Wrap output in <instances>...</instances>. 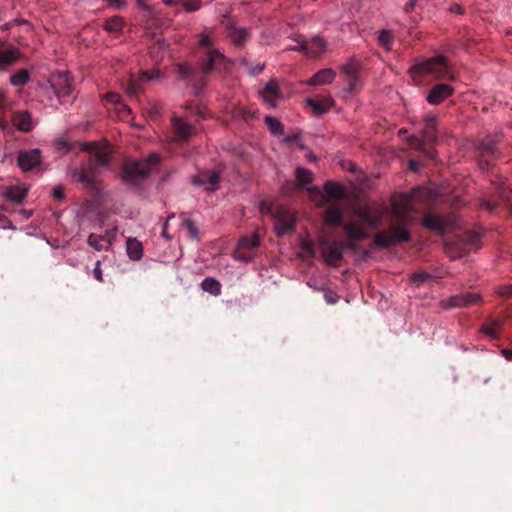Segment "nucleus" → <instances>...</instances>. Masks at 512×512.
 Returning a JSON list of instances; mask_svg holds the SVG:
<instances>
[{
	"mask_svg": "<svg viewBox=\"0 0 512 512\" xmlns=\"http://www.w3.org/2000/svg\"><path fill=\"white\" fill-rule=\"evenodd\" d=\"M260 245V238L257 232L252 236H243L239 240L237 254H240L241 249H253Z\"/></svg>",
	"mask_w": 512,
	"mask_h": 512,
	"instance_id": "nucleus-31",
	"label": "nucleus"
},
{
	"mask_svg": "<svg viewBox=\"0 0 512 512\" xmlns=\"http://www.w3.org/2000/svg\"><path fill=\"white\" fill-rule=\"evenodd\" d=\"M325 222L332 226H342L345 224L343 219V210L338 204H331L325 211Z\"/></svg>",
	"mask_w": 512,
	"mask_h": 512,
	"instance_id": "nucleus-22",
	"label": "nucleus"
},
{
	"mask_svg": "<svg viewBox=\"0 0 512 512\" xmlns=\"http://www.w3.org/2000/svg\"><path fill=\"white\" fill-rule=\"evenodd\" d=\"M481 207L489 211L490 213H493L497 207V203L491 200H481Z\"/></svg>",
	"mask_w": 512,
	"mask_h": 512,
	"instance_id": "nucleus-48",
	"label": "nucleus"
},
{
	"mask_svg": "<svg viewBox=\"0 0 512 512\" xmlns=\"http://www.w3.org/2000/svg\"><path fill=\"white\" fill-rule=\"evenodd\" d=\"M20 58V52L13 46L0 47V70L8 69Z\"/></svg>",
	"mask_w": 512,
	"mask_h": 512,
	"instance_id": "nucleus-21",
	"label": "nucleus"
},
{
	"mask_svg": "<svg viewBox=\"0 0 512 512\" xmlns=\"http://www.w3.org/2000/svg\"><path fill=\"white\" fill-rule=\"evenodd\" d=\"M0 129L2 131H8L10 129V125H9L8 121H6L1 116H0Z\"/></svg>",
	"mask_w": 512,
	"mask_h": 512,
	"instance_id": "nucleus-56",
	"label": "nucleus"
},
{
	"mask_svg": "<svg viewBox=\"0 0 512 512\" xmlns=\"http://www.w3.org/2000/svg\"><path fill=\"white\" fill-rule=\"evenodd\" d=\"M100 264H101L100 261H96L95 267L93 269V275L97 281L103 282V275H102V270H101Z\"/></svg>",
	"mask_w": 512,
	"mask_h": 512,
	"instance_id": "nucleus-50",
	"label": "nucleus"
},
{
	"mask_svg": "<svg viewBox=\"0 0 512 512\" xmlns=\"http://www.w3.org/2000/svg\"><path fill=\"white\" fill-rule=\"evenodd\" d=\"M357 214L370 227L377 228L380 224L381 217L379 215H373L368 209L361 208L358 210Z\"/></svg>",
	"mask_w": 512,
	"mask_h": 512,
	"instance_id": "nucleus-34",
	"label": "nucleus"
},
{
	"mask_svg": "<svg viewBox=\"0 0 512 512\" xmlns=\"http://www.w3.org/2000/svg\"><path fill=\"white\" fill-rule=\"evenodd\" d=\"M341 244H342L343 252L345 250H350V251H353V252H357L358 251L357 241L347 239V241H341Z\"/></svg>",
	"mask_w": 512,
	"mask_h": 512,
	"instance_id": "nucleus-47",
	"label": "nucleus"
},
{
	"mask_svg": "<svg viewBox=\"0 0 512 512\" xmlns=\"http://www.w3.org/2000/svg\"><path fill=\"white\" fill-rule=\"evenodd\" d=\"M422 224L425 228L444 234L450 226V220L435 214H426L423 218Z\"/></svg>",
	"mask_w": 512,
	"mask_h": 512,
	"instance_id": "nucleus-17",
	"label": "nucleus"
},
{
	"mask_svg": "<svg viewBox=\"0 0 512 512\" xmlns=\"http://www.w3.org/2000/svg\"><path fill=\"white\" fill-rule=\"evenodd\" d=\"M296 183L287 182L283 187L285 192L296 190L312 181V172L306 168L298 167L295 171Z\"/></svg>",
	"mask_w": 512,
	"mask_h": 512,
	"instance_id": "nucleus-20",
	"label": "nucleus"
},
{
	"mask_svg": "<svg viewBox=\"0 0 512 512\" xmlns=\"http://www.w3.org/2000/svg\"><path fill=\"white\" fill-rule=\"evenodd\" d=\"M264 68H265V64L258 63L256 66L249 68V74L251 76H256V75L260 74L264 70Z\"/></svg>",
	"mask_w": 512,
	"mask_h": 512,
	"instance_id": "nucleus-51",
	"label": "nucleus"
},
{
	"mask_svg": "<svg viewBox=\"0 0 512 512\" xmlns=\"http://www.w3.org/2000/svg\"><path fill=\"white\" fill-rule=\"evenodd\" d=\"M201 288L213 296L221 294V284L219 281L212 277H207L201 282Z\"/></svg>",
	"mask_w": 512,
	"mask_h": 512,
	"instance_id": "nucleus-32",
	"label": "nucleus"
},
{
	"mask_svg": "<svg viewBox=\"0 0 512 512\" xmlns=\"http://www.w3.org/2000/svg\"><path fill=\"white\" fill-rule=\"evenodd\" d=\"M422 135H423V138L425 139V141H427L429 143L436 141V138H437L435 127H433V128L426 127L423 130Z\"/></svg>",
	"mask_w": 512,
	"mask_h": 512,
	"instance_id": "nucleus-46",
	"label": "nucleus"
},
{
	"mask_svg": "<svg viewBox=\"0 0 512 512\" xmlns=\"http://www.w3.org/2000/svg\"><path fill=\"white\" fill-rule=\"evenodd\" d=\"M158 76L157 72L143 71L139 75H132L126 86V92L130 97H137L143 91V83L151 81Z\"/></svg>",
	"mask_w": 512,
	"mask_h": 512,
	"instance_id": "nucleus-12",
	"label": "nucleus"
},
{
	"mask_svg": "<svg viewBox=\"0 0 512 512\" xmlns=\"http://www.w3.org/2000/svg\"><path fill=\"white\" fill-rule=\"evenodd\" d=\"M335 71L331 68H326L318 71L308 81L310 85H323L331 83L335 78Z\"/></svg>",
	"mask_w": 512,
	"mask_h": 512,
	"instance_id": "nucleus-24",
	"label": "nucleus"
},
{
	"mask_svg": "<svg viewBox=\"0 0 512 512\" xmlns=\"http://www.w3.org/2000/svg\"><path fill=\"white\" fill-rule=\"evenodd\" d=\"M17 163L23 171H31L40 165L41 151L39 149L21 151L18 154Z\"/></svg>",
	"mask_w": 512,
	"mask_h": 512,
	"instance_id": "nucleus-13",
	"label": "nucleus"
},
{
	"mask_svg": "<svg viewBox=\"0 0 512 512\" xmlns=\"http://www.w3.org/2000/svg\"><path fill=\"white\" fill-rule=\"evenodd\" d=\"M343 228L346 232L347 238L354 241H361L368 237L367 232L363 227L354 223H345Z\"/></svg>",
	"mask_w": 512,
	"mask_h": 512,
	"instance_id": "nucleus-25",
	"label": "nucleus"
},
{
	"mask_svg": "<svg viewBox=\"0 0 512 512\" xmlns=\"http://www.w3.org/2000/svg\"><path fill=\"white\" fill-rule=\"evenodd\" d=\"M394 39L395 36L390 30L383 29L379 32L378 42L386 51L392 50Z\"/></svg>",
	"mask_w": 512,
	"mask_h": 512,
	"instance_id": "nucleus-36",
	"label": "nucleus"
},
{
	"mask_svg": "<svg viewBox=\"0 0 512 512\" xmlns=\"http://www.w3.org/2000/svg\"><path fill=\"white\" fill-rule=\"evenodd\" d=\"M432 199L431 191L424 187L414 189L410 194L403 195L398 202L393 203L391 225L388 230L381 231L373 237V244L379 248H389L402 242H410L411 234L408 227L412 224L411 213L414 205L428 202Z\"/></svg>",
	"mask_w": 512,
	"mask_h": 512,
	"instance_id": "nucleus-1",
	"label": "nucleus"
},
{
	"mask_svg": "<svg viewBox=\"0 0 512 512\" xmlns=\"http://www.w3.org/2000/svg\"><path fill=\"white\" fill-rule=\"evenodd\" d=\"M137 5L138 7L143 10L145 13H146V16L149 18V19H155L157 18V11L155 10V8L151 5H149L146 0H137Z\"/></svg>",
	"mask_w": 512,
	"mask_h": 512,
	"instance_id": "nucleus-42",
	"label": "nucleus"
},
{
	"mask_svg": "<svg viewBox=\"0 0 512 512\" xmlns=\"http://www.w3.org/2000/svg\"><path fill=\"white\" fill-rule=\"evenodd\" d=\"M219 181L220 175L215 170H203L191 178L192 185L197 187L210 185L212 187L211 190L215 189ZM207 190H210V188H207Z\"/></svg>",
	"mask_w": 512,
	"mask_h": 512,
	"instance_id": "nucleus-16",
	"label": "nucleus"
},
{
	"mask_svg": "<svg viewBox=\"0 0 512 512\" xmlns=\"http://www.w3.org/2000/svg\"><path fill=\"white\" fill-rule=\"evenodd\" d=\"M419 162L414 160V159H410L409 160V168L413 171V172H417L419 170Z\"/></svg>",
	"mask_w": 512,
	"mask_h": 512,
	"instance_id": "nucleus-55",
	"label": "nucleus"
},
{
	"mask_svg": "<svg viewBox=\"0 0 512 512\" xmlns=\"http://www.w3.org/2000/svg\"><path fill=\"white\" fill-rule=\"evenodd\" d=\"M325 193L332 198H342L344 197V190L343 188L332 181H328L324 185Z\"/></svg>",
	"mask_w": 512,
	"mask_h": 512,
	"instance_id": "nucleus-39",
	"label": "nucleus"
},
{
	"mask_svg": "<svg viewBox=\"0 0 512 512\" xmlns=\"http://www.w3.org/2000/svg\"><path fill=\"white\" fill-rule=\"evenodd\" d=\"M425 123H426V127H435V117L433 116H429L426 118L425 120Z\"/></svg>",
	"mask_w": 512,
	"mask_h": 512,
	"instance_id": "nucleus-59",
	"label": "nucleus"
},
{
	"mask_svg": "<svg viewBox=\"0 0 512 512\" xmlns=\"http://www.w3.org/2000/svg\"><path fill=\"white\" fill-rule=\"evenodd\" d=\"M126 250L128 257L134 261L140 260L143 255L142 243L136 238H128L126 242Z\"/></svg>",
	"mask_w": 512,
	"mask_h": 512,
	"instance_id": "nucleus-26",
	"label": "nucleus"
},
{
	"mask_svg": "<svg viewBox=\"0 0 512 512\" xmlns=\"http://www.w3.org/2000/svg\"><path fill=\"white\" fill-rule=\"evenodd\" d=\"M260 95L269 108H275L277 106V100L282 97L277 80H269L260 91Z\"/></svg>",
	"mask_w": 512,
	"mask_h": 512,
	"instance_id": "nucleus-15",
	"label": "nucleus"
},
{
	"mask_svg": "<svg viewBox=\"0 0 512 512\" xmlns=\"http://www.w3.org/2000/svg\"><path fill=\"white\" fill-rule=\"evenodd\" d=\"M260 211L262 214H271L273 216L274 228L278 236H283L294 230L295 218L293 214L283 206H279L273 210L270 205L262 202Z\"/></svg>",
	"mask_w": 512,
	"mask_h": 512,
	"instance_id": "nucleus-6",
	"label": "nucleus"
},
{
	"mask_svg": "<svg viewBox=\"0 0 512 512\" xmlns=\"http://www.w3.org/2000/svg\"><path fill=\"white\" fill-rule=\"evenodd\" d=\"M5 101H6V94L2 89H0V107H2L4 105Z\"/></svg>",
	"mask_w": 512,
	"mask_h": 512,
	"instance_id": "nucleus-61",
	"label": "nucleus"
},
{
	"mask_svg": "<svg viewBox=\"0 0 512 512\" xmlns=\"http://www.w3.org/2000/svg\"><path fill=\"white\" fill-rule=\"evenodd\" d=\"M412 79L420 83L422 76L431 74L438 80H454L455 76L450 66L448 65L446 57L437 55L427 58L419 63L414 64L410 70Z\"/></svg>",
	"mask_w": 512,
	"mask_h": 512,
	"instance_id": "nucleus-4",
	"label": "nucleus"
},
{
	"mask_svg": "<svg viewBox=\"0 0 512 512\" xmlns=\"http://www.w3.org/2000/svg\"><path fill=\"white\" fill-rule=\"evenodd\" d=\"M167 227H168V220L164 223L163 225V228H162V235L167 237V238H170L168 235H167Z\"/></svg>",
	"mask_w": 512,
	"mask_h": 512,
	"instance_id": "nucleus-62",
	"label": "nucleus"
},
{
	"mask_svg": "<svg viewBox=\"0 0 512 512\" xmlns=\"http://www.w3.org/2000/svg\"><path fill=\"white\" fill-rule=\"evenodd\" d=\"M295 41L299 43V50L312 58L318 57L326 49V42L320 37H314L307 42L302 36H298Z\"/></svg>",
	"mask_w": 512,
	"mask_h": 512,
	"instance_id": "nucleus-10",
	"label": "nucleus"
},
{
	"mask_svg": "<svg viewBox=\"0 0 512 512\" xmlns=\"http://www.w3.org/2000/svg\"><path fill=\"white\" fill-rule=\"evenodd\" d=\"M342 72L345 74L346 81L348 82L347 91L354 93L361 87V80L359 77L360 64L355 60H351L347 64L343 65Z\"/></svg>",
	"mask_w": 512,
	"mask_h": 512,
	"instance_id": "nucleus-11",
	"label": "nucleus"
},
{
	"mask_svg": "<svg viewBox=\"0 0 512 512\" xmlns=\"http://www.w3.org/2000/svg\"><path fill=\"white\" fill-rule=\"evenodd\" d=\"M72 77L69 72H59L53 76L51 86L56 96L63 102H70L74 97Z\"/></svg>",
	"mask_w": 512,
	"mask_h": 512,
	"instance_id": "nucleus-7",
	"label": "nucleus"
},
{
	"mask_svg": "<svg viewBox=\"0 0 512 512\" xmlns=\"http://www.w3.org/2000/svg\"><path fill=\"white\" fill-rule=\"evenodd\" d=\"M502 322L497 319H488L479 329L480 333H483L491 339H498L500 337V331Z\"/></svg>",
	"mask_w": 512,
	"mask_h": 512,
	"instance_id": "nucleus-23",
	"label": "nucleus"
},
{
	"mask_svg": "<svg viewBox=\"0 0 512 512\" xmlns=\"http://www.w3.org/2000/svg\"><path fill=\"white\" fill-rule=\"evenodd\" d=\"M501 296H512V285L502 286L499 290Z\"/></svg>",
	"mask_w": 512,
	"mask_h": 512,
	"instance_id": "nucleus-53",
	"label": "nucleus"
},
{
	"mask_svg": "<svg viewBox=\"0 0 512 512\" xmlns=\"http://www.w3.org/2000/svg\"><path fill=\"white\" fill-rule=\"evenodd\" d=\"M180 3L187 12H194L201 8L200 0H180Z\"/></svg>",
	"mask_w": 512,
	"mask_h": 512,
	"instance_id": "nucleus-43",
	"label": "nucleus"
},
{
	"mask_svg": "<svg viewBox=\"0 0 512 512\" xmlns=\"http://www.w3.org/2000/svg\"><path fill=\"white\" fill-rule=\"evenodd\" d=\"M159 162L160 156L157 153H151L144 159L125 161L120 172L121 179L125 183L137 185L149 177L152 168Z\"/></svg>",
	"mask_w": 512,
	"mask_h": 512,
	"instance_id": "nucleus-5",
	"label": "nucleus"
},
{
	"mask_svg": "<svg viewBox=\"0 0 512 512\" xmlns=\"http://www.w3.org/2000/svg\"><path fill=\"white\" fill-rule=\"evenodd\" d=\"M497 196L499 200L506 206L507 209L512 213V191L505 185L497 187Z\"/></svg>",
	"mask_w": 512,
	"mask_h": 512,
	"instance_id": "nucleus-35",
	"label": "nucleus"
},
{
	"mask_svg": "<svg viewBox=\"0 0 512 512\" xmlns=\"http://www.w3.org/2000/svg\"><path fill=\"white\" fill-rule=\"evenodd\" d=\"M171 125L175 135L181 140L188 139L194 134L195 131L191 124L180 117H173L171 119Z\"/></svg>",
	"mask_w": 512,
	"mask_h": 512,
	"instance_id": "nucleus-19",
	"label": "nucleus"
},
{
	"mask_svg": "<svg viewBox=\"0 0 512 512\" xmlns=\"http://www.w3.org/2000/svg\"><path fill=\"white\" fill-rule=\"evenodd\" d=\"M306 102L313 109L316 115H322L326 113L333 103L332 100L330 99L325 101H319L312 98L307 99Z\"/></svg>",
	"mask_w": 512,
	"mask_h": 512,
	"instance_id": "nucleus-33",
	"label": "nucleus"
},
{
	"mask_svg": "<svg viewBox=\"0 0 512 512\" xmlns=\"http://www.w3.org/2000/svg\"><path fill=\"white\" fill-rule=\"evenodd\" d=\"M194 113L199 116L200 118H205V111L203 108L199 106L194 107Z\"/></svg>",
	"mask_w": 512,
	"mask_h": 512,
	"instance_id": "nucleus-57",
	"label": "nucleus"
},
{
	"mask_svg": "<svg viewBox=\"0 0 512 512\" xmlns=\"http://www.w3.org/2000/svg\"><path fill=\"white\" fill-rule=\"evenodd\" d=\"M430 278L431 275L425 271H418L412 274V281L417 285L423 284Z\"/></svg>",
	"mask_w": 512,
	"mask_h": 512,
	"instance_id": "nucleus-44",
	"label": "nucleus"
},
{
	"mask_svg": "<svg viewBox=\"0 0 512 512\" xmlns=\"http://www.w3.org/2000/svg\"><path fill=\"white\" fill-rule=\"evenodd\" d=\"M481 301V295L473 292H466L458 295H452L447 299H442L439 306L444 310L453 308H465L475 305Z\"/></svg>",
	"mask_w": 512,
	"mask_h": 512,
	"instance_id": "nucleus-8",
	"label": "nucleus"
},
{
	"mask_svg": "<svg viewBox=\"0 0 512 512\" xmlns=\"http://www.w3.org/2000/svg\"><path fill=\"white\" fill-rule=\"evenodd\" d=\"M28 189L27 188H21V187H10L4 192V196L6 199L15 202V203H22L23 200L27 196Z\"/></svg>",
	"mask_w": 512,
	"mask_h": 512,
	"instance_id": "nucleus-29",
	"label": "nucleus"
},
{
	"mask_svg": "<svg viewBox=\"0 0 512 512\" xmlns=\"http://www.w3.org/2000/svg\"><path fill=\"white\" fill-rule=\"evenodd\" d=\"M163 2L168 6H176L180 4V0H163Z\"/></svg>",
	"mask_w": 512,
	"mask_h": 512,
	"instance_id": "nucleus-60",
	"label": "nucleus"
},
{
	"mask_svg": "<svg viewBox=\"0 0 512 512\" xmlns=\"http://www.w3.org/2000/svg\"><path fill=\"white\" fill-rule=\"evenodd\" d=\"M102 241H103L102 236H99V235H96L93 233L88 236V240H87L88 244L98 251H100L102 249Z\"/></svg>",
	"mask_w": 512,
	"mask_h": 512,
	"instance_id": "nucleus-45",
	"label": "nucleus"
},
{
	"mask_svg": "<svg viewBox=\"0 0 512 512\" xmlns=\"http://www.w3.org/2000/svg\"><path fill=\"white\" fill-rule=\"evenodd\" d=\"M52 196L55 200L61 201L64 199V189L61 186H56L52 190Z\"/></svg>",
	"mask_w": 512,
	"mask_h": 512,
	"instance_id": "nucleus-49",
	"label": "nucleus"
},
{
	"mask_svg": "<svg viewBox=\"0 0 512 512\" xmlns=\"http://www.w3.org/2000/svg\"><path fill=\"white\" fill-rule=\"evenodd\" d=\"M287 50L300 51V50H299V46H291V47L287 48Z\"/></svg>",
	"mask_w": 512,
	"mask_h": 512,
	"instance_id": "nucleus-64",
	"label": "nucleus"
},
{
	"mask_svg": "<svg viewBox=\"0 0 512 512\" xmlns=\"http://www.w3.org/2000/svg\"><path fill=\"white\" fill-rule=\"evenodd\" d=\"M230 37L235 45L242 46L248 39L249 32L245 28L231 26L230 27Z\"/></svg>",
	"mask_w": 512,
	"mask_h": 512,
	"instance_id": "nucleus-30",
	"label": "nucleus"
},
{
	"mask_svg": "<svg viewBox=\"0 0 512 512\" xmlns=\"http://www.w3.org/2000/svg\"><path fill=\"white\" fill-rule=\"evenodd\" d=\"M199 45L205 49L199 67L195 68L187 65H179L178 67L179 76L193 88L196 96L204 90L207 75L212 72L221 73L228 67L226 57L219 50L212 48V40L209 35L201 34Z\"/></svg>",
	"mask_w": 512,
	"mask_h": 512,
	"instance_id": "nucleus-2",
	"label": "nucleus"
},
{
	"mask_svg": "<svg viewBox=\"0 0 512 512\" xmlns=\"http://www.w3.org/2000/svg\"><path fill=\"white\" fill-rule=\"evenodd\" d=\"M416 3H417V0H409V1L406 3L405 7H404V11H405L406 13H410V12H412V10L414 9V7H415Z\"/></svg>",
	"mask_w": 512,
	"mask_h": 512,
	"instance_id": "nucleus-54",
	"label": "nucleus"
},
{
	"mask_svg": "<svg viewBox=\"0 0 512 512\" xmlns=\"http://www.w3.org/2000/svg\"><path fill=\"white\" fill-rule=\"evenodd\" d=\"M408 142H409V145L414 148V149H417L419 151H423L427 154V156L431 159H434V152L431 151V150H426L425 149V145L424 143L419 140L418 138L416 137H409L408 138Z\"/></svg>",
	"mask_w": 512,
	"mask_h": 512,
	"instance_id": "nucleus-41",
	"label": "nucleus"
},
{
	"mask_svg": "<svg viewBox=\"0 0 512 512\" xmlns=\"http://www.w3.org/2000/svg\"><path fill=\"white\" fill-rule=\"evenodd\" d=\"M11 122L19 131L28 133L33 130L35 123L28 111H15L11 115Z\"/></svg>",
	"mask_w": 512,
	"mask_h": 512,
	"instance_id": "nucleus-18",
	"label": "nucleus"
},
{
	"mask_svg": "<svg viewBox=\"0 0 512 512\" xmlns=\"http://www.w3.org/2000/svg\"><path fill=\"white\" fill-rule=\"evenodd\" d=\"M105 99L111 103H118L120 101V95L116 92H108L105 95Z\"/></svg>",
	"mask_w": 512,
	"mask_h": 512,
	"instance_id": "nucleus-52",
	"label": "nucleus"
},
{
	"mask_svg": "<svg viewBox=\"0 0 512 512\" xmlns=\"http://www.w3.org/2000/svg\"><path fill=\"white\" fill-rule=\"evenodd\" d=\"M476 146L482 153L486 155H494L497 151V139L492 136H486L479 140Z\"/></svg>",
	"mask_w": 512,
	"mask_h": 512,
	"instance_id": "nucleus-27",
	"label": "nucleus"
},
{
	"mask_svg": "<svg viewBox=\"0 0 512 512\" xmlns=\"http://www.w3.org/2000/svg\"><path fill=\"white\" fill-rule=\"evenodd\" d=\"M264 121L272 134L279 136L284 134V126L277 118L266 116Z\"/></svg>",
	"mask_w": 512,
	"mask_h": 512,
	"instance_id": "nucleus-37",
	"label": "nucleus"
},
{
	"mask_svg": "<svg viewBox=\"0 0 512 512\" xmlns=\"http://www.w3.org/2000/svg\"><path fill=\"white\" fill-rule=\"evenodd\" d=\"M109 163L108 151L95 146L90 153L88 163L81 168H75L72 177L75 181L83 184L85 188L96 191L98 190V169L109 166Z\"/></svg>",
	"mask_w": 512,
	"mask_h": 512,
	"instance_id": "nucleus-3",
	"label": "nucleus"
},
{
	"mask_svg": "<svg viewBox=\"0 0 512 512\" xmlns=\"http://www.w3.org/2000/svg\"><path fill=\"white\" fill-rule=\"evenodd\" d=\"M501 353L508 361H512V350L502 349Z\"/></svg>",
	"mask_w": 512,
	"mask_h": 512,
	"instance_id": "nucleus-58",
	"label": "nucleus"
},
{
	"mask_svg": "<svg viewBox=\"0 0 512 512\" xmlns=\"http://www.w3.org/2000/svg\"><path fill=\"white\" fill-rule=\"evenodd\" d=\"M125 25L126 23L123 17L113 16L105 20L103 28L109 33H119L123 30Z\"/></svg>",
	"mask_w": 512,
	"mask_h": 512,
	"instance_id": "nucleus-28",
	"label": "nucleus"
},
{
	"mask_svg": "<svg viewBox=\"0 0 512 512\" xmlns=\"http://www.w3.org/2000/svg\"><path fill=\"white\" fill-rule=\"evenodd\" d=\"M302 248H303L305 251H310V250H311V245H310V244L305 243V244H303V245H302Z\"/></svg>",
	"mask_w": 512,
	"mask_h": 512,
	"instance_id": "nucleus-63",
	"label": "nucleus"
},
{
	"mask_svg": "<svg viewBox=\"0 0 512 512\" xmlns=\"http://www.w3.org/2000/svg\"><path fill=\"white\" fill-rule=\"evenodd\" d=\"M454 88L446 83H438L434 85L427 94L426 100L432 105H439L445 99L452 96Z\"/></svg>",
	"mask_w": 512,
	"mask_h": 512,
	"instance_id": "nucleus-14",
	"label": "nucleus"
},
{
	"mask_svg": "<svg viewBox=\"0 0 512 512\" xmlns=\"http://www.w3.org/2000/svg\"><path fill=\"white\" fill-rule=\"evenodd\" d=\"M182 226L187 230L191 239L199 240V229L191 219L184 218L182 221Z\"/></svg>",
	"mask_w": 512,
	"mask_h": 512,
	"instance_id": "nucleus-40",
	"label": "nucleus"
},
{
	"mask_svg": "<svg viewBox=\"0 0 512 512\" xmlns=\"http://www.w3.org/2000/svg\"><path fill=\"white\" fill-rule=\"evenodd\" d=\"M30 79L29 73L26 69H20L10 77V83L15 87L24 86Z\"/></svg>",
	"mask_w": 512,
	"mask_h": 512,
	"instance_id": "nucleus-38",
	"label": "nucleus"
},
{
	"mask_svg": "<svg viewBox=\"0 0 512 512\" xmlns=\"http://www.w3.org/2000/svg\"><path fill=\"white\" fill-rule=\"evenodd\" d=\"M321 253L324 261L329 266L338 267L343 260L341 241H329L326 239L320 242Z\"/></svg>",
	"mask_w": 512,
	"mask_h": 512,
	"instance_id": "nucleus-9",
	"label": "nucleus"
}]
</instances>
